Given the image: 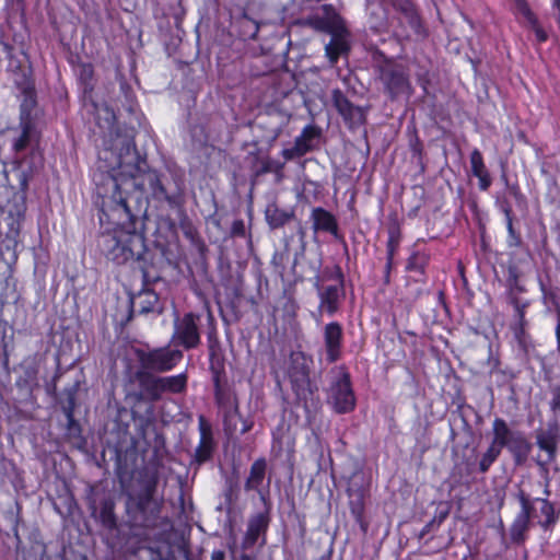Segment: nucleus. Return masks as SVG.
I'll use <instances>...</instances> for the list:
<instances>
[{"label":"nucleus","mask_w":560,"mask_h":560,"mask_svg":"<svg viewBox=\"0 0 560 560\" xmlns=\"http://www.w3.org/2000/svg\"><path fill=\"white\" fill-rule=\"evenodd\" d=\"M501 450L490 444L486 453L481 456L479 462V471L485 474L489 470L491 465L498 459L501 454Z\"/></svg>","instance_id":"40"},{"label":"nucleus","mask_w":560,"mask_h":560,"mask_svg":"<svg viewBox=\"0 0 560 560\" xmlns=\"http://www.w3.org/2000/svg\"><path fill=\"white\" fill-rule=\"evenodd\" d=\"M159 470L145 466L138 471L135 486L126 492V513L133 527L155 528L161 520L163 499L156 497Z\"/></svg>","instance_id":"3"},{"label":"nucleus","mask_w":560,"mask_h":560,"mask_svg":"<svg viewBox=\"0 0 560 560\" xmlns=\"http://www.w3.org/2000/svg\"><path fill=\"white\" fill-rule=\"evenodd\" d=\"M517 431L512 430L502 418H495L492 422L493 439L491 444L502 451Z\"/></svg>","instance_id":"24"},{"label":"nucleus","mask_w":560,"mask_h":560,"mask_svg":"<svg viewBox=\"0 0 560 560\" xmlns=\"http://www.w3.org/2000/svg\"><path fill=\"white\" fill-rule=\"evenodd\" d=\"M312 359L302 351H292L290 354L288 374L299 397H305L310 392V365Z\"/></svg>","instance_id":"10"},{"label":"nucleus","mask_w":560,"mask_h":560,"mask_svg":"<svg viewBox=\"0 0 560 560\" xmlns=\"http://www.w3.org/2000/svg\"><path fill=\"white\" fill-rule=\"evenodd\" d=\"M214 399L219 406H225L230 399L225 381L213 383Z\"/></svg>","instance_id":"45"},{"label":"nucleus","mask_w":560,"mask_h":560,"mask_svg":"<svg viewBox=\"0 0 560 560\" xmlns=\"http://www.w3.org/2000/svg\"><path fill=\"white\" fill-rule=\"evenodd\" d=\"M532 501H533V505L535 503L540 504L539 511H540V514L544 516V520L539 521L538 525L545 530H551L555 527V525L557 524L558 518H559V516L555 510V504L551 501H549V499H547V498H535V499H532Z\"/></svg>","instance_id":"26"},{"label":"nucleus","mask_w":560,"mask_h":560,"mask_svg":"<svg viewBox=\"0 0 560 560\" xmlns=\"http://www.w3.org/2000/svg\"><path fill=\"white\" fill-rule=\"evenodd\" d=\"M248 161L252 164L253 185L257 183L260 175L269 172L275 174L277 180L280 179V164L257 155L248 156Z\"/></svg>","instance_id":"27"},{"label":"nucleus","mask_w":560,"mask_h":560,"mask_svg":"<svg viewBox=\"0 0 560 560\" xmlns=\"http://www.w3.org/2000/svg\"><path fill=\"white\" fill-rule=\"evenodd\" d=\"M331 381L327 390V404L338 415L354 410L357 399L351 385L350 374L345 366L331 370Z\"/></svg>","instance_id":"6"},{"label":"nucleus","mask_w":560,"mask_h":560,"mask_svg":"<svg viewBox=\"0 0 560 560\" xmlns=\"http://www.w3.org/2000/svg\"><path fill=\"white\" fill-rule=\"evenodd\" d=\"M503 180L505 182V185L510 191V194L515 198L517 202L525 201V196L521 191V188L517 184H509L508 177L505 175L502 176Z\"/></svg>","instance_id":"52"},{"label":"nucleus","mask_w":560,"mask_h":560,"mask_svg":"<svg viewBox=\"0 0 560 560\" xmlns=\"http://www.w3.org/2000/svg\"><path fill=\"white\" fill-rule=\"evenodd\" d=\"M0 46H1L2 50H3V52L7 55V57H11L12 56L13 46L10 43L3 40L1 37H0Z\"/></svg>","instance_id":"59"},{"label":"nucleus","mask_w":560,"mask_h":560,"mask_svg":"<svg viewBox=\"0 0 560 560\" xmlns=\"http://www.w3.org/2000/svg\"><path fill=\"white\" fill-rule=\"evenodd\" d=\"M350 511L358 522L361 521L364 512L363 494L361 492L350 500Z\"/></svg>","instance_id":"47"},{"label":"nucleus","mask_w":560,"mask_h":560,"mask_svg":"<svg viewBox=\"0 0 560 560\" xmlns=\"http://www.w3.org/2000/svg\"><path fill=\"white\" fill-rule=\"evenodd\" d=\"M295 310H296V304L293 301L288 300V303L285 305V314L288 316H294Z\"/></svg>","instance_id":"62"},{"label":"nucleus","mask_w":560,"mask_h":560,"mask_svg":"<svg viewBox=\"0 0 560 560\" xmlns=\"http://www.w3.org/2000/svg\"><path fill=\"white\" fill-rule=\"evenodd\" d=\"M313 228L316 231L328 232L332 235L338 233V223L336 218L327 210L318 207L312 211Z\"/></svg>","instance_id":"22"},{"label":"nucleus","mask_w":560,"mask_h":560,"mask_svg":"<svg viewBox=\"0 0 560 560\" xmlns=\"http://www.w3.org/2000/svg\"><path fill=\"white\" fill-rule=\"evenodd\" d=\"M520 503V511L511 523L509 534L510 539L515 545H523L527 539V533L532 526V518L535 516V508L532 498L524 491L516 494Z\"/></svg>","instance_id":"7"},{"label":"nucleus","mask_w":560,"mask_h":560,"mask_svg":"<svg viewBox=\"0 0 560 560\" xmlns=\"http://www.w3.org/2000/svg\"><path fill=\"white\" fill-rule=\"evenodd\" d=\"M479 180V189L480 190H488V188L491 186V177L489 172L482 173V175L476 176Z\"/></svg>","instance_id":"58"},{"label":"nucleus","mask_w":560,"mask_h":560,"mask_svg":"<svg viewBox=\"0 0 560 560\" xmlns=\"http://www.w3.org/2000/svg\"><path fill=\"white\" fill-rule=\"evenodd\" d=\"M187 375L180 373L172 376H150L144 377V384L128 389L126 396L137 402L159 401L165 393L180 394L186 390Z\"/></svg>","instance_id":"5"},{"label":"nucleus","mask_w":560,"mask_h":560,"mask_svg":"<svg viewBox=\"0 0 560 560\" xmlns=\"http://www.w3.org/2000/svg\"><path fill=\"white\" fill-rule=\"evenodd\" d=\"M349 50L348 34L343 28L334 32L329 43L325 46V55L331 66L336 65L339 57L347 55Z\"/></svg>","instance_id":"17"},{"label":"nucleus","mask_w":560,"mask_h":560,"mask_svg":"<svg viewBox=\"0 0 560 560\" xmlns=\"http://www.w3.org/2000/svg\"><path fill=\"white\" fill-rule=\"evenodd\" d=\"M78 389L79 384L74 383L69 387H66L60 395L59 405L66 418H70L71 415H74Z\"/></svg>","instance_id":"31"},{"label":"nucleus","mask_w":560,"mask_h":560,"mask_svg":"<svg viewBox=\"0 0 560 560\" xmlns=\"http://www.w3.org/2000/svg\"><path fill=\"white\" fill-rule=\"evenodd\" d=\"M536 443L548 455L547 462H552L557 455L556 435L550 431H539L536 434Z\"/></svg>","instance_id":"33"},{"label":"nucleus","mask_w":560,"mask_h":560,"mask_svg":"<svg viewBox=\"0 0 560 560\" xmlns=\"http://www.w3.org/2000/svg\"><path fill=\"white\" fill-rule=\"evenodd\" d=\"M116 107L118 113L125 110L130 115L135 114L138 109V103L133 90L125 80H120L119 83V95L116 100Z\"/></svg>","instance_id":"23"},{"label":"nucleus","mask_w":560,"mask_h":560,"mask_svg":"<svg viewBox=\"0 0 560 560\" xmlns=\"http://www.w3.org/2000/svg\"><path fill=\"white\" fill-rule=\"evenodd\" d=\"M331 98L335 108L350 128H354L364 124V109L360 106H355L354 104H352L348 100V97L342 93V91L338 89L334 90Z\"/></svg>","instance_id":"13"},{"label":"nucleus","mask_w":560,"mask_h":560,"mask_svg":"<svg viewBox=\"0 0 560 560\" xmlns=\"http://www.w3.org/2000/svg\"><path fill=\"white\" fill-rule=\"evenodd\" d=\"M93 77V67L90 63H84L80 68V79L88 82Z\"/></svg>","instance_id":"57"},{"label":"nucleus","mask_w":560,"mask_h":560,"mask_svg":"<svg viewBox=\"0 0 560 560\" xmlns=\"http://www.w3.org/2000/svg\"><path fill=\"white\" fill-rule=\"evenodd\" d=\"M342 293L341 284L327 285L319 291V307L328 315H334L338 310L339 299Z\"/></svg>","instance_id":"21"},{"label":"nucleus","mask_w":560,"mask_h":560,"mask_svg":"<svg viewBox=\"0 0 560 560\" xmlns=\"http://www.w3.org/2000/svg\"><path fill=\"white\" fill-rule=\"evenodd\" d=\"M26 202L15 201L9 209L7 217L8 231L5 235L20 237L22 224L25 220Z\"/></svg>","instance_id":"20"},{"label":"nucleus","mask_w":560,"mask_h":560,"mask_svg":"<svg viewBox=\"0 0 560 560\" xmlns=\"http://www.w3.org/2000/svg\"><path fill=\"white\" fill-rule=\"evenodd\" d=\"M343 330L339 323L331 322L324 327V343L328 363L338 361L341 357Z\"/></svg>","instance_id":"15"},{"label":"nucleus","mask_w":560,"mask_h":560,"mask_svg":"<svg viewBox=\"0 0 560 560\" xmlns=\"http://www.w3.org/2000/svg\"><path fill=\"white\" fill-rule=\"evenodd\" d=\"M537 464L539 465L542 474L545 475V482H544V485H549L550 486V478H549V472H548V468H547V463L538 460Z\"/></svg>","instance_id":"60"},{"label":"nucleus","mask_w":560,"mask_h":560,"mask_svg":"<svg viewBox=\"0 0 560 560\" xmlns=\"http://www.w3.org/2000/svg\"><path fill=\"white\" fill-rule=\"evenodd\" d=\"M528 25L533 28L538 43H544L547 40V38H548L547 33L540 27L538 20H535V24H528Z\"/></svg>","instance_id":"55"},{"label":"nucleus","mask_w":560,"mask_h":560,"mask_svg":"<svg viewBox=\"0 0 560 560\" xmlns=\"http://www.w3.org/2000/svg\"><path fill=\"white\" fill-rule=\"evenodd\" d=\"M505 225L508 230V238L506 244L509 247H518L522 244V240L520 234L515 231L513 226V219L505 220Z\"/></svg>","instance_id":"49"},{"label":"nucleus","mask_w":560,"mask_h":560,"mask_svg":"<svg viewBox=\"0 0 560 560\" xmlns=\"http://www.w3.org/2000/svg\"><path fill=\"white\" fill-rule=\"evenodd\" d=\"M200 316L195 313H186L174 320L172 341L175 346H182L186 350L195 349L200 345L199 331Z\"/></svg>","instance_id":"8"},{"label":"nucleus","mask_w":560,"mask_h":560,"mask_svg":"<svg viewBox=\"0 0 560 560\" xmlns=\"http://www.w3.org/2000/svg\"><path fill=\"white\" fill-rule=\"evenodd\" d=\"M155 281H151L148 284H144L142 281V289L141 291L131 299V311L129 318H131L133 315H147L150 313H154L156 315H160L164 311V306L160 301L159 295L155 293V291L151 290L149 288L150 284L154 283Z\"/></svg>","instance_id":"11"},{"label":"nucleus","mask_w":560,"mask_h":560,"mask_svg":"<svg viewBox=\"0 0 560 560\" xmlns=\"http://www.w3.org/2000/svg\"><path fill=\"white\" fill-rule=\"evenodd\" d=\"M115 504L110 499H104L101 502L100 508V521L104 527L108 529H113L116 527V516L114 513Z\"/></svg>","instance_id":"37"},{"label":"nucleus","mask_w":560,"mask_h":560,"mask_svg":"<svg viewBox=\"0 0 560 560\" xmlns=\"http://www.w3.org/2000/svg\"><path fill=\"white\" fill-rule=\"evenodd\" d=\"M138 365L136 368H128L124 375V387L127 393L128 389H133L144 384V377L159 376L160 373L172 371L182 360L184 353L179 349L171 348L170 346L158 348H133Z\"/></svg>","instance_id":"4"},{"label":"nucleus","mask_w":560,"mask_h":560,"mask_svg":"<svg viewBox=\"0 0 560 560\" xmlns=\"http://www.w3.org/2000/svg\"><path fill=\"white\" fill-rule=\"evenodd\" d=\"M470 168L474 176L482 175V173L488 172L483 156L478 149H474L470 153Z\"/></svg>","instance_id":"41"},{"label":"nucleus","mask_w":560,"mask_h":560,"mask_svg":"<svg viewBox=\"0 0 560 560\" xmlns=\"http://www.w3.org/2000/svg\"><path fill=\"white\" fill-rule=\"evenodd\" d=\"M261 363L269 368L275 377L276 386L280 388V375L278 372V360L273 345L270 341L260 345Z\"/></svg>","instance_id":"30"},{"label":"nucleus","mask_w":560,"mask_h":560,"mask_svg":"<svg viewBox=\"0 0 560 560\" xmlns=\"http://www.w3.org/2000/svg\"><path fill=\"white\" fill-rule=\"evenodd\" d=\"M266 220L271 229L280 228V212L276 203H270L267 206Z\"/></svg>","instance_id":"48"},{"label":"nucleus","mask_w":560,"mask_h":560,"mask_svg":"<svg viewBox=\"0 0 560 560\" xmlns=\"http://www.w3.org/2000/svg\"><path fill=\"white\" fill-rule=\"evenodd\" d=\"M267 462L265 458H258L250 467L249 476L245 482V490H255L259 493L260 498L265 501V494L262 491L264 481L266 480Z\"/></svg>","instance_id":"18"},{"label":"nucleus","mask_w":560,"mask_h":560,"mask_svg":"<svg viewBox=\"0 0 560 560\" xmlns=\"http://www.w3.org/2000/svg\"><path fill=\"white\" fill-rule=\"evenodd\" d=\"M22 132L21 135L13 140L12 147L15 152L24 151L31 141V132L33 130V125L30 120H21L20 122Z\"/></svg>","instance_id":"38"},{"label":"nucleus","mask_w":560,"mask_h":560,"mask_svg":"<svg viewBox=\"0 0 560 560\" xmlns=\"http://www.w3.org/2000/svg\"><path fill=\"white\" fill-rule=\"evenodd\" d=\"M556 328H555V335L557 340V350L560 352V314L556 316Z\"/></svg>","instance_id":"61"},{"label":"nucleus","mask_w":560,"mask_h":560,"mask_svg":"<svg viewBox=\"0 0 560 560\" xmlns=\"http://www.w3.org/2000/svg\"><path fill=\"white\" fill-rule=\"evenodd\" d=\"M265 526L266 523L262 516H257L249 522L243 541V547L245 549L253 547L257 542L260 534L265 529Z\"/></svg>","instance_id":"34"},{"label":"nucleus","mask_w":560,"mask_h":560,"mask_svg":"<svg viewBox=\"0 0 560 560\" xmlns=\"http://www.w3.org/2000/svg\"><path fill=\"white\" fill-rule=\"evenodd\" d=\"M231 234L233 236H244L245 235V224L243 220H235L231 228Z\"/></svg>","instance_id":"56"},{"label":"nucleus","mask_w":560,"mask_h":560,"mask_svg":"<svg viewBox=\"0 0 560 560\" xmlns=\"http://www.w3.org/2000/svg\"><path fill=\"white\" fill-rule=\"evenodd\" d=\"M14 340L13 327L2 317H0V359L4 368L9 365L10 347Z\"/></svg>","instance_id":"28"},{"label":"nucleus","mask_w":560,"mask_h":560,"mask_svg":"<svg viewBox=\"0 0 560 560\" xmlns=\"http://www.w3.org/2000/svg\"><path fill=\"white\" fill-rule=\"evenodd\" d=\"M397 247H398V240L390 232L387 244H386V260H388V265L394 264V257H395Z\"/></svg>","instance_id":"51"},{"label":"nucleus","mask_w":560,"mask_h":560,"mask_svg":"<svg viewBox=\"0 0 560 560\" xmlns=\"http://www.w3.org/2000/svg\"><path fill=\"white\" fill-rule=\"evenodd\" d=\"M100 211L108 222L117 225L113 231L102 233L97 238L100 252L116 265L131 264L141 272L144 284L158 281L149 269L148 248L144 238L145 202L132 196L122 203L101 188Z\"/></svg>","instance_id":"2"},{"label":"nucleus","mask_w":560,"mask_h":560,"mask_svg":"<svg viewBox=\"0 0 560 560\" xmlns=\"http://www.w3.org/2000/svg\"><path fill=\"white\" fill-rule=\"evenodd\" d=\"M381 78L392 98L406 93L409 89L408 78L400 69H386L382 72Z\"/></svg>","instance_id":"16"},{"label":"nucleus","mask_w":560,"mask_h":560,"mask_svg":"<svg viewBox=\"0 0 560 560\" xmlns=\"http://www.w3.org/2000/svg\"><path fill=\"white\" fill-rule=\"evenodd\" d=\"M552 398L550 400V408L553 412L560 411V384L551 389Z\"/></svg>","instance_id":"53"},{"label":"nucleus","mask_w":560,"mask_h":560,"mask_svg":"<svg viewBox=\"0 0 560 560\" xmlns=\"http://www.w3.org/2000/svg\"><path fill=\"white\" fill-rule=\"evenodd\" d=\"M32 178V172L31 171H20L18 173V180H19V190H20V199L19 201L26 202V195L28 189V184Z\"/></svg>","instance_id":"44"},{"label":"nucleus","mask_w":560,"mask_h":560,"mask_svg":"<svg viewBox=\"0 0 560 560\" xmlns=\"http://www.w3.org/2000/svg\"><path fill=\"white\" fill-rule=\"evenodd\" d=\"M209 370L212 375V383L225 381L224 358L212 346L209 348Z\"/></svg>","instance_id":"32"},{"label":"nucleus","mask_w":560,"mask_h":560,"mask_svg":"<svg viewBox=\"0 0 560 560\" xmlns=\"http://www.w3.org/2000/svg\"><path fill=\"white\" fill-rule=\"evenodd\" d=\"M540 290L542 293V303L546 306L547 311H555L556 316L560 314V293L551 288H547L542 282H540Z\"/></svg>","instance_id":"35"},{"label":"nucleus","mask_w":560,"mask_h":560,"mask_svg":"<svg viewBox=\"0 0 560 560\" xmlns=\"http://www.w3.org/2000/svg\"><path fill=\"white\" fill-rule=\"evenodd\" d=\"M211 560H225V551L214 550L211 555Z\"/></svg>","instance_id":"64"},{"label":"nucleus","mask_w":560,"mask_h":560,"mask_svg":"<svg viewBox=\"0 0 560 560\" xmlns=\"http://www.w3.org/2000/svg\"><path fill=\"white\" fill-rule=\"evenodd\" d=\"M19 88L24 96L20 105L21 120H28L27 117L36 105L35 89L32 82H30L27 79H24L22 83H19Z\"/></svg>","instance_id":"29"},{"label":"nucleus","mask_w":560,"mask_h":560,"mask_svg":"<svg viewBox=\"0 0 560 560\" xmlns=\"http://www.w3.org/2000/svg\"><path fill=\"white\" fill-rule=\"evenodd\" d=\"M331 98L335 108L350 128H354L364 124V109L360 106H355L354 104H352L348 100V97L342 93V91L338 89L334 90Z\"/></svg>","instance_id":"12"},{"label":"nucleus","mask_w":560,"mask_h":560,"mask_svg":"<svg viewBox=\"0 0 560 560\" xmlns=\"http://www.w3.org/2000/svg\"><path fill=\"white\" fill-rule=\"evenodd\" d=\"M515 5L517 13L521 14L528 24H535L537 18L530 10L526 0H515Z\"/></svg>","instance_id":"46"},{"label":"nucleus","mask_w":560,"mask_h":560,"mask_svg":"<svg viewBox=\"0 0 560 560\" xmlns=\"http://www.w3.org/2000/svg\"><path fill=\"white\" fill-rule=\"evenodd\" d=\"M504 448H508L509 452L513 455L516 464H521L528 456L532 450V445L523 432L517 431Z\"/></svg>","instance_id":"25"},{"label":"nucleus","mask_w":560,"mask_h":560,"mask_svg":"<svg viewBox=\"0 0 560 560\" xmlns=\"http://www.w3.org/2000/svg\"><path fill=\"white\" fill-rule=\"evenodd\" d=\"M200 441L195 450V462L201 465L212 457L213 438L211 431L205 427V419L200 417Z\"/></svg>","instance_id":"19"},{"label":"nucleus","mask_w":560,"mask_h":560,"mask_svg":"<svg viewBox=\"0 0 560 560\" xmlns=\"http://www.w3.org/2000/svg\"><path fill=\"white\" fill-rule=\"evenodd\" d=\"M320 137V130L314 125H307L303 128L301 135L295 139L291 149L282 150V158L291 160L295 156H302L313 150Z\"/></svg>","instance_id":"14"},{"label":"nucleus","mask_w":560,"mask_h":560,"mask_svg":"<svg viewBox=\"0 0 560 560\" xmlns=\"http://www.w3.org/2000/svg\"><path fill=\"white\" fill-rule=\"evenodd\" d=\"M515 312L518 317L520 324H522L524 320L525 312L524 306L520 305L517 301H515Z\"/></svg>","instance_id":"63"},{"label":"nucleus","mask_w":560,"mask_h":560,"mask_svg":"<svg viewBox=\"0 0 560 560\" xmlns=\"http://www.w3.org/2000/svg\"><path fill=\"white\" fill-rule=\"evenodd\" d=\"M96 125L102 137L98 151V168L93 175L97 197H102L101 188L122 203L132 196L144 200L148 211V196L159 202L176 208L182 202V190L170 177L150 168L145 156L138 152L133 135L121 132L116 127V114L105 105L96 108Z\"/></svg>","instance_id":"1"},{"label":"nucleus","mask_w":560,"mask_h":560,"mask_svg":"<svg viewBox=\"0 0 560 560\" xmlns=\"http://www.w3.org/2000/svg\"><path fill=\"white\" fill-rule=\"evenodd\" d=\"M497 205L500 211L504 214V219H513V210L510 202L506 199L497 200Z\"/></svg>","instance_id":"54"},{"label":"nucleus","mask_w":560,"mask_h":560,"mask_svg":"<svg viewBox=\"0 0 560 560\" xmlns=\"http://www.w3.org/2000/svg\"><path fill=\"white\" fill-rule=\"evenodd\" d=\"M20 242V237L12 235H5L1 242L0 250L2 255L8 254L12 262H15L18 259V246Z\"/></svg>","instance_id":"39"},{"label":"nucleus","mask_w":560,"mask_h":560,"mask_svg":"<svg viewBox=\"0 0 560 560\" xmlns=\"http://www.w3.org/2000/svg\"><path fill=\"white\" fill-rule=\"evenodd\" d=\"M66 434L69 439L79 440L81 443H85L82 438V429L80 423L75 420L74 415L70 418H66Z\"/></svg>","instance_id":"43"},{"label":"nucleus","mask_w":560,"mask_h":560,"mask_svg":"<svg viewBox=\"0 0 560 560\" xmlns=\"http://www.w3.org/2000/svg\"><path fill=\"white\" fill-rule=\"evenodd\" d=\"M429 260L430 256L425 252H415L407 260L406 270L424 275Z\"/></svg>","instance_id":"36"},{"label":"nucleus","mask_w":560,"mask_h":560,"mask_svg":"<svg viewBox=\"0 0 560 560\" xmlns=\"http://www.w3.org/2000/svg\"><path fill=\"white\" fill-rule=\"evenodd\" d=\"M307 23L315 30L327 32L332 35L334 32H337L339 27H335L332 23L325 18L312 16L307 20Z\"/></svg>","instance_id":"42"},{"label":"nucleus","mask_w":560,"mask_h":560,"mask_svg":"<svg viewBox=\"0 0 560 560\" xmlns=\"http://www.w3.org/2000/svg\"><path fill=\"white\" fill-rule=\"evenodd\" d=\"M40 358L37 354L28 355L20 363V374L15 381L21 400L26 401L33 396L38 387Z\"/></svg>","instance_id":"9"},{"label":"nucleus","mask_w":560,"mask_h":560,"mask_svg":"<svg viewBox=\"0 0 560 560\" xmlns=\"http://www.w3.org/2000/svg\"><path fill=\"white\" fill-rule=\"evenodd\" d=\"M15 508H16V511L10 510L7 512V518L11 524V529H12L14 537L16 538L18 541H20L19 523L21 521V516H20L21 508H20L19 503L15 504Z\"/></svg>","instance_id":"50"}]
</instances>
